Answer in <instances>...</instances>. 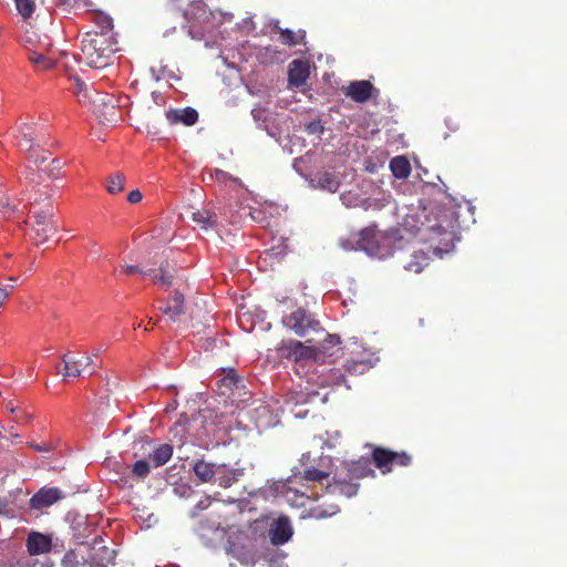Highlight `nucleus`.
<instances>
[{"mask_svg":"<svg viewBox=\"0 0 567 567\" xmlns=\"http://www.w3.org/2000/svg\"><path fill=\"white\" fill-rule=\"evenodd\" d=\"M82 370H83V374L87 372V374H90V375L96 371V367L94 364L92 357H90V355L84 357Z\"/></svg>","mask_w":567,"mask_h":567,"instance_id":"42","label":"nucleus"},{"mask_svg":"<svg viewBox=\"0 0 567 567\" xmlns=\"http://www.w3.org/2000/svg\"><path fill=\"white\" fill-rule=\"evenodd\" d=\"M368 476H375V471L371 467V462L368 458L362 457L358 461L343 463V468L337 471L333 481L326 486L327 493L352 497L357 495L359 489V484L353 481Z\"/></svg>","mask_w":567,"mask_h":567,"instance_id":"2","label":"nucleus"},{"mask_svg":"<svg viewBox=\"0 0 567 567\" xmlns=\"http://www.w3.org/2000/svg\"><path fill=\"white\" fill-rule=\"evenodd\" d=\"M24 420H25V421H30V420H31V415L25 414Z\"/></svg>","mask_w":567,"mask_h":567,"instance_id":"53","label":"nucleus"},{"mask_svg":"<svg viewBox=\"0 0 567 567\" xmlns=\"http://www.w3.org/2000/svg\"><path fill=\"white\" fill-rule=\"evenodd\" d=\"M327 461V462H331L330 457L327 456V457H320V463H319V466L320 467H323V462Z\"/></svg>","mask_w":567,"mask_h":567,"instance_id":"50","label":"nucleus"},{"mask_svg":"<svg viewBox=\"0 0 567 567\" xmlns=\"http://www.w3.org/2000/svg\"><path fill=\"white\" fill-rule=\"evenodd\" d=\"M284 324L299 337H306L310 331H318L320 322L309 311L298 308L284 318Z\"/></svg>","mask_w":567,"mask_h":567,"instance_id":"4","label":"nucleus"},{"mask_svg":"<svg viewBox=\"0 0 567 567\" xmlns=\"http://www.w3.org/2000/svg\"><path fill=\"white\" fill-rule=\"evenodd\" d=\"M86 564V557L78 550L70 549L65 553L61 560L63 567H80Z\"/></svg>","mask_w":567,"mask_h":567,"instance_id":"31","label":"nucleus"},{"mask_svg":"<svg viewBox=\"0 0 567 567\" xmlns=\"http://www.w3.org/2000/svg\"><path fill=\"white\" fill-rule=\"evenodd\" d=\"M9 297V291L7 288L0 287V307L3 305L4 300Z\"/></svg>","mask_w":567,"mask_h":567,"instance_id":"46","label":"nucleus"},{"mask_svg":"<svg viewBox=\"0 0 567 567\" xmlns=\"http://www.w3.org/2000/svg\"><path fill=\"white\" fill-rule=\"evenodd\" d=\"M63 497V493L58 487H42L31 498L30 506L34 509L47 508Z\"/></svg>","mask_w":567,"mask_h":567,"instance_id":"12","label":"nucleus"},{"mask_svg":"<svg viewBox=\"0 0 567 567\" xmlns=\"http://www.w3.org/2000/svg\"><path fill=\"white\" fill-rule=\"evenodd\" d=\"M144 450L143 455L147 456V462L153 467H159L165 465L173 455V446L171 444H158L154 445L153 442H145L142 445Z\"/></svg>","mask_w":567,"mask_h":567,"instance_id":"9","label":"nucleus"},{"mask_svg":"<svg viewBox=\"0 0 567 567\" xmlns=\"http://www.w3.org/2000/svg\"><path fill=\"white\" fill-rule=\"evenodd\" d=\"M142 193L138 189L131 190L127 195V200L131 204H137L142 200Z\"/></svg>","mask_w":567,"mask_h":567,"instance_id":"43","label":"nucleus"},{"mask_svg":"<svg viewBox=\"0 0 567 567\" xmlns=\"http://www.w3.org/2000/svg\"><path fill=\"white\" fill-rule=\"evenodd\" d=\"M52 48L53 44L50 41L39 42L34 49H28L27 58L38 71L51 70L56 64Z\"/></svg>","mask_w":567,"mask_h":567,"instance_id":"6","label":"nucleus"},{"mask_svg":"<svg viewBox=\"0 0 567 567\" xmlns=\"http://www.w3.org/2000/svg\"><path fill=\"white\" fill-rule=\"evenodd\" d=\"M95 97H92L91 100L93 103L101 102V104L104 106L103 112L99 113V110H95V113H97V117L101 122L107 123V124H114L117 122L120 117L121 111L117 107L118 101H114L113 97H100L99 92L94 91Z\"/></svg>","mask_w":567,"mask_h":567,"instance_id":"14","label":"nucleus"},{"mask_svg":"<svg viewBox=\"0 0 567 567\" xmlns=\"http://www.w3.org/2000/svg\"><path fill=\"white\" fill-rule=\"evenodd\" d=\"M305 39V31L295 32L290 29H282L279 32V40L282 44L295 47L301 43Z\"/></svg>","mask_w":567,"mask_h":567,"instance_id":"29","label":"nucleus"},{"mask_svg":"<svg viewBox=\"0 0 567 567\" xmlns=\"http://www.w3.org/2000/svg\"><path fill=\"white\" fill-rule=\"evenodd\" d=\"M212 505L209 496H203L190 511L192 517H197L202 511L207 509Z\"/></svg>","mask_w":567,"mask_h":567,"instance_id":"38","label":"nucleus"},{"mask_svg":"<svg viewBox=\"0 0 567 567\" xmlns=\"http://www.w3.org/2000/svg\"><path fill=\"white\" fill-rule=\"evenodd\" d=\"M239 475V471L234 470L226 464H219L217 465L216 475L213 483L219 485L220 487L227 488L238 481Z\"/></svg>","mask_w":567,"mask_h":567,"instance_id":"22","label":"nucleus"},{"mask_svg":"<svg viewBox=\"0 0 567 567\" xmlns=\"http://www.w3.org/2000/svg\"><path fill=\"white\" fill-rule=\"evenodd\" d=\"M310 75V66L307 61L293 60L288 69V83L290 87L299 89L303 86Z\"/></svg>","mask_w":567,"mask_h":567,"instance_id":"13","label":"nucleus"},{"mask_svg":"<svg viewBox=\"0 0 567 567\" xmlns=\"http://www.w3.org/2000/svg\"><path fill=\"white\" fill-rule=\"evenodd\" d=\"M7 203L0 197V208L4 207Z\"/></svg>","mask_w":567,"mask_h":567,"instance_id":"52","label":"nucleus"},{"mask_svg":"<svg viewBox=\"0 0 567 567\" xmlns=\"http://www.w3.org/2000/svg\"><path fill=\"white\" fill-rule=\"evenodd\" d=\"M430 261V257L426 252L423 250H414L410 256L409 259L403 261V268L406 271L420 274Z\"/></svg>","mask_w":567,"mask_h":567,"instance_id":"23","label":"nucleus"},{"mask_svg":"<svg viewBox=\"0 0 567 567\" xmlns=\"http://www.w3.org/2000/svg\"><path fill=\"white\" fill-rule=\"evenodd\" d=\"M339 512L338 505H329L328 508H322L321 506H316L310 509L309 516L316 519H322L327 517H331Z\"/></svg>","mask_w":567,"mask_h":567,"instance_id":"34","label":"nucleus"},{"mask_svg":"<svg viewBox=\"0 0 567 567\" xmlns=\"http://www.w3.org/2000/svg\"><path fill=\"white\" fill-rule=\"evenodd\" d=\"M382 236L372 227L364 228L359 234L358 246L370 256L383 257L380 239Z\"/></svg>","mask_w":567,"mask_h":567,"instance_id":"11","label":"nucleus"},{"mask_svg":"<svg viewBox=\"0 0 567 567\" xmlns=\"http://www.w3.org/2000/svg\"><path fill=\"white\" fill-rule=\"evenodd\" d=\"M0 567H19V563H13V561H9V563H3L1 564L0 563Z\"/></svg>","mask_w":567,"mask_h":567,"instance_id":"48","label":"nucleus"},{"mask_svg":"<svg viewBox=\"0 0 567 567\" xmlns=\"http://www.w3.org/2000/svg\"><path fill=\"white\" fill-rule=\"evenodd\" d=\"M7 409H8L11 413L16 412V410H17V409L14 408V405H13V403H12L11 401L7 403Z\"/></svg>","mask_w":567,"mask_h":567,"instance_id":"49","label":"nucleus"},{"mask_svg":"<svg viewBox=\"0 0 567 567\" xmlns=\"http://www.w3.org/2000/svg\"><path fill=\"white\" fill-rule=\"evenodd\" d=\"M73 81H74V93L80 95L81 93H83V96L84 97H87V99H92L93 96L91 94L87 93V86L85 84V82H83L80 78L78 76H74L73 78Z\"/></svg>","mask_w":567,"mask_h":567,"instance_id":"41","label":"nucleus"},{"mask_svg":"<svg viewBox=\"0 0 567 567\" xmlns=\"http://www.w3.org/2000/svg\"><path fill=\"white\" fill-rule=\"evenodd\" d=\"M50 153L44 150H40L39 145H35L34 151L28 155V159L33 162L35 165H40L49 159Z\"/></svg>","mask_w":567,"mask_h":567,"instance_id":"36","label":"nucleus"},{"mask_svg":"<svg viewBox=\"0 0 567 567\" xmlns=\"http://www.w3.org/2000/svg\"><path fill=\"white\" fill-rule=\"evenodd\" d=\"M175 265L171 264L168 260L162 262L159 265L158 270L150 269L144 272V276L151 277L154 282L159 284L163 287H171L173 284V278L175 274Z\"/></svg>","mask_w":567,"mask_h":567,"instance_id":"16","label":"nucleus"},{"mask_svg":"<svg viewBox=\"0 0 567 567\" xmlns=\"http://www.w3.org/2000/svg\"><path fill=\"white\" fill-rule=\"evenodd\" d=\"M86 550V564L90 567H107L114 564L115 551L103 544L102 538L96 537L92 545H83Z\"/></svg>","mask_w":567,"mask_h":567,"instance_id":"5","label":"nucleus"},{"mask_svg":"<svg viewBox=\"0 0 567 567\" xmlns=\"http://www.w3.org/2000/svg\"><path fill=\"white\" fill-rule=\"evenodd\" d=\"M192 219L203 229L213 228L217 224V215L208 209H199L192 214Z\"/></svg>","mask_w":567,"mask_h":567,"instance_id":"28","label":"nucleus"},{"mask_svg":"<svg viewBox=\"0 0 567 567\" xmlns=\"http://www.w3.org/2000/svg\"><path fill=\"white\" fill-rule=\"evenodd\" d=\"M210 177L223 184H226L229 181H236V178H234L229 173L219 168H214L210 172Z\"/></svg>","mask_w":567,"mask_h":567,"instance_id":"40","label":"nucleus"},{"mask_svg":"<svg viewBox=\"0 0 567 567\" xmlns=\"http://www.w3.org/2000/svg\"><path fill=\"white\" fill-rule=\"evenodd\" d=\"M280 351L285 358L296 362L315 361L318 355V352L313 347L306 346L301 341L297 340L282 341Z\"/></svg>","mask_w":567,"mask_h":567,"instance_id":"7","label":"nucleus"},{"mask_svg":"<svg viewBox=\"0 0 567 567\" xmlns=\"http://www.w3.org/2000/svg\"><path fill=\"white\" fill-rule=\"evenodd\" d=\"M391 456H392V467L394 465L409 466L412 461L411 456L405 452L391 451Z\"/></svg>","mask_w":567,"mask_h":567,"instance_id":"37","label":"nucleus"},{"mask_svg":"<svg viewBox=\"0 0 567 567\" xmlns=\"http://www.w3.org/2000/svg\"><path fill=\"white\" fill-rule=\"evenodd\" d=\"M51 538L38 532H32L27 538V549L30 555H41L50 551Z\"/></svg>","mask_w":567,"mask_h":567,"instance_id":"19","label":"nucleus"},{"mask_svg":"<svg viewBox=\"0 0 567 567\" xmlns=\"http://www.w3.org/2000/svg\"><path fill=\"white\" fill-rule=\"evenodd\" d=\"M355 365H357V363H352L351 365H350V364H347V371H349V372H350V371H351V369H352V367H355Z\"/></svg>","mask_w":567,"mask_h":567,"instance_id":"51","label":"nucleus"},{"mask_svg":"<svg viewBox=\"0 0 567 567\" xmlns=\"http://www.w3.org/2000/svg\"><path fill=\"white\" fill-rule=\"evenodd\" d=\"M309 461H310V454L309 453L302 454L300 462H301L302 466H305V468L302 471L301 478H303L306 481H310V482H321L329 477V475H330L329 471H326L323 468H318L315 466H308Z\"/></svg>","mask_w":567,"mask_h":567,"instance_id":"21","label":"nucleus"},{"mask_svg":"<svg viewBox=\"0 0 567 567\" xmlns=\"http://www.w3.org/2000/svg\"><path fill=\"white\" fill-rule=\"evenodd\" d=\"M372 90L373 85L369 81H352L344 89V94L357 103H364L371 97Z\"/></svg>","mask_w":567,"mask_h":567,"instance_id":"15","label":"nucleus"},{"mask_svg":"<svg viewBox=\"0 0 567 567\" xmlns=\"http://www.w3.org/2000/svg\"><path fill=\"white\" fill-rule=\"evenodd\" d=\"M63 363V372L62 375L64 379L68 378H79L83 375V360L74 357L73 353L68 352L61 358Z\"/></svg>","mask_w":567,"mask_h":567,"instance_id":"20","label":"nucleus"},{"mask_svg":"<svg viewBox=\"0 0 567 567\" xmlns=\"http://www.w3.org/2000/svg\"><path fill=\"white\" fill-rule=\"evenodd\" d=\"M151 464L146 460H137L131 468L132 476L136 480H145L151 473Z\"/></svg>","mask_w":567,"mask_h":567,"instance_id":"32","label":"nucleus"},{"mask_svg":"<svg viewBox=\"0 0 567 567\" xmlns=\"http://www.w3.org/2000/svg\"><path fill=\"white\" fill-rule=\"evenodd\" d=\"M117 51V42L112 30V22L101 31L86 32L81 41L80 60L93 69H104L112 63Z\"/></svg>","mask_w":567,"mask_h":567,"instance_id":"1","label":"nucleus"},{"mask_svg":"<svg viewBox=\"0 0 567 567\" xmlns=\"http://www.w3.org/2000/svg\"><path fill=\"white\" fill-rule=\"evenodd\" d=\"M9 505L10 504L7 498L0 499V515H8L10 513Z\"/></svg>","mask_w":567,"mask_h":567,"instance_id":"44","label":"nucleus"},{"mask_svg":"<svg viewBox=\"0 0 567 567\" xmlns=\"http://www.w3.org/2000/svg\"><path fill=\"white\" fill-rule=\"evenodd\" d=\"M390 169L396 178L403 179L411 174V164L405 156H395L390 161Z\"/></svg>","mask_w":567,"mask_h":567,"instance_id":"27","label":"nucleus"},{"mask_svg":"<svg viewBox=\"0 0 567 567\" xmlns=\"http://www.w3.org/2000/svg\"><path fill=\"white\" fill-rule=\"evenodd\" d=\"M16 8L23 19H28L33 14L35 3L33 0H16Z\"/></svg>","mask_w":567,"mask_h":567,"instance_id":"35","label":"nucleus"},{"mask_svg":"<svg viewBox=\"0 0 567 567\" xmlns=\"http://www.w3.org/2000/svg\"><path fill=\"white\" fill-rule=\"evenodd\" d=\"M372 461L383 474H388L392 471L391 450L381 446L374 447L372 451Z\"/></svg>","mask_w":567,"mask_h":567,"instance_id":"25","label":"nucleus"},{"mask_svg":"<svg viewBox=\"0 0 567 567\" xmlns=\"http://www.w3.org/2000/svg\"><path fill=\"white\" fill-rule=\"evenodd\" d=\"M17 140V146L20 151L27 153V156L34 151L35 145L33 141H41V132L35 124L23 123L14 135Z\"/></svg>","mask_w":567,"mask_h":567,"instance_id":"10","label":"nucleus"},{"mask_svg":"<svg viewBox=\"0 0 567 567\" xmlns=\"http://www.w3.org/2000/svg\"><path fill=\"white\" fill-rule=\"evenodd\" d=\"M292 536V528L288 517H279L270 529V540L274 545H282Z\"/></svg>","mask_w":567,"mask_h":567,"instance_id":"17","label":"nucleus"},{"mask_svg":"<svg viewBox=\"0 0 567 567\" xmlns=\"http://www.w3.org/2000/svg\"><path fill=\"white\" fill-rule=\"evenodd\" d=\"M221 374L220 383L228 389L238 388V383H240L241 380L235 369H224Z\"/></svg>","mask_w":567,"mask_h":567,"instance_id":"33","label":"nucleus"},{"mask_svg":"<svg viewBox=\"0 0 567 567\" xmlns=\"http://www.w3.org/2000/svg\"><path fill=\"white\" fill-rule=\"evenodd\" d=\"M217 465L207 463L203 460L196 461L193 465V471L200 482H214Z\"/></svg>","mask_w":567,"mask_h":567,"instance_id":"26","label":"nucleus"},{"mask_svg":"<svg viewBox=\"0 0 567 567\" xmlns=\"http://www.w3.org/2000/svg\"><path fill=\"white\" fill-rule=\"evenodd\" d=\"M61 168H62V162L59 158H52L49 167H47L44 169V173L50 178H56Z\"/></svg>","mask_w":567,"mask_h":567,"instance_id":"39","label":"nucleus"},{"mask_svg":"<svg viewBox=\"0 0 567 567\" xmlns=\"http://www.w3.org/2000/svg\"><path fill=\"white\" fill-rule=\"evenodd\" d=\"M30 446L32 449H34L35 451H38V452H49V446L48 445H39V444H35V443H31Z\"/></svg>","mask_w":567,"mask_h":567,"instance_id":"47","label":"nucleus"},{"mask_svg":"<svg viewBox=\"0 0 567 567\" xmlns=\"http://www.w3.org/2000/svg\"><path fill=\"white\" fill-rule=\"evenodd\" d=\"M125 175L121 172L111 174L106 179V189L110 194L116 195L124 189Z\"/></svg>","mask_w":567,"mask_h":567,"instance_id":"30","label":"nucleus"},{"mask_svg":"<svg viewBox=\"0 0 567 567\" xmlns=\"http://www.w3.org/2000/svg\"><path fill=\"white\" fill-rule=\"evenodd\" d=\"M124 271L126 274H142L144 275L145 271H142L137 266H125Z\"/></svg>","mask_w":567,"mask_h":567,"instance_id":"45","label":"nucleus"},{"mask_svg":"<svg viewBox=\"0 0 567 567\" xmlns=\"http://www.w3.org/2000/svg\"><path fill=\"white\" fill-rule=\"evenodd\" d=\"M58 226L53 220V207L51 205L43 209L33 210V221L31 224V230L33 235L31 238L35 245H41L48 241L56 233Z\"/></svg>","mask_w":567,"mask_h":567,"instance_id":"3","label":"nucleus"},{"mask_svg":"<svg viewBox=\"0 0 567 567\" xmlns=\"http://www.w3.org/2000/svg\"><path fill=\"white\" fill-rule=\"evenodd\" d=\"M166 118L171 124L182 123L192 126L198 121V112L193 107L169 110L166 112Z\"/></svg>","mask_w":567,"mask_h":567,"instance_id":"18","label":"nucleus"},{"mask_svg":"<svg viewBox=\"0 0 567 567\" xmlns=\"http://www.w3.org/2000/svg\"><path fill=\"white\" fill-rule=\"evenodd\" d=\"M184 296L183 293L175 291L168 303L162 309L163 313L167 316L172 321H177L184 313Z\"/></svg>","mask_w":567,"mask_h":567,"instance_id":"24","label":"nucleus"},{"mask_svg":"<svg viewBox=\"0 0 567 567\" xmlns=\"http://www.w3.org/2000/svg\"><path fill=\"white\" fill-rule=\"evenodd\" d=\"M426 240L434 245L433 250L436 255H442L453 248L454 231L441 224L433 225L429 227Z\"/></svg>","mask_w":567,"mask_h":567,"instance_id":"8","label":"nucleus"}]
</instances>
